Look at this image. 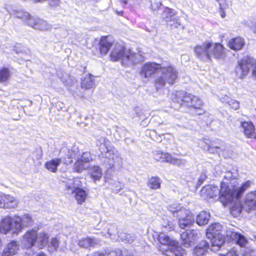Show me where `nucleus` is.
<instances>
[{
	"label": "nucleus",
	"mask_w": 256,
	"mask_h": 256,
	"mask_svg": "<svg viewBox=\"0 0 256 256\" xmlns=\"http://www.w3.org/2000/svg\"><path fill=\"white\" fill-rule=\"evenodd\" d=\"M194 53L198 59L204 62L210 60L212 58L223 59L225 56L223 46L220 44L212 42H205L201 45L196 46Z\"/></svg>",
	"instance_id": "obj_1"
},
{
	"label": "nucleus",
	"mask_w": 256,
	"mask_h": 256,
	"mask_svg": "<svg viewBox=\"0 0 256 256\" xmlns=\"http://www.w3.org/2000/svg\"><path fill=\"white\" fill-rule=\"evenodd\" d=\"M110 58L113 61L121 60L122 64L124 66H131L142 62L144 58L138 53L132 52L120 44H116L110 53Z\"/></svg>",
	"instance_id": "obj_2"
},
{
	"label": "nucleus",
	"mask_w": 256,
	"mask_h": 256,
	"mask_svg": "<svg viewBox=\"0 0 256 256\" xmlns=\"http://www.w3.org/2000/svg\"><path fill=\"white\" fill-rule=\"evenodd\" d=\"M230 190L226 182H222L220 190L217 186L212 184L204 186L201 190L202 196L206 199L217 198L224 206L232 202V196L230 195Z\"/></svg>",
	"instance_id": "obj_3"
},
{
	"label": "nucleus",
	"mask_w": 256,
	"mask_h": 256,
	"mask_svg": "<svg viewBox=\"0 0 256 256\" xmlns=\"http://www.w3.org/2000/svg\"><path fill=\"white\" fill-rule=\"evenodd\" d=\"M171 98L174 102L180 106L184 105L194 108L196 110V114L200 115L203 113L200 109L202 102L198 97L182 90L176 91L172 93Z\"/></svg>",
	"instance_id": "obj_4"
},
{
	"label": "nucleus",
	"mask_w": 256,
	"mask_h": 256,
	"mask_svg": "<svg viewBox=\"0 0 256 256\" xmlns=\"http://www.w3.org/2000/svg\"><path fill=\"white\" fill-rule=\"evenodd\" d=\"M160 75L158 76L155 79L154 84L157 90L165 86L166 83L170 85L173 84L178 78V72L173 66H160Z\"/></svg>",
	"instance_id": "obj_5"
},
{
	"label": "nucleus",
	"mask_w": 256,
	"mask_h": 256,
	"mask_svg": "<svg viewBox=\"0 0 256 256\" xmlns=\"http://www.w3.org/2000/svg\"><path fill=\"white\" fill-rule=\"evenodd\" d=\"M222 230V226L220 223L213 224L207 229L206 236L210 240L211 250L212 252L218 250L224 244V237L220 234Z\"/></svg>",
	"instance_id": "obj_6"
},
{
	"label": "nucleus",
	"mask_w": 256,
	"mask_h": 256,
	"mask_svg": "<svg viewBox=\"0 0 256 256\" xmlns=\"http://www.w3.org/2000/svg\"><path fill=\"white\" fill-rule=\"evenodd\" d=\"M82 182L78 178L68 180L65 185V191L68 194H74L78 204H82L87 197L86 192L81 188Z\"/></svg>",
	"instance_id": "obj_7"
},
{
	"label": "nucleus",
	"mask_w": 256,
	"mask_h": 256,
	"mask_svg": "<svg viewBox=\"0 0 256 256\" xmlns=\"http://www.w3.org/2000/svg\"><path fill=\"white\" fill-rule=\"evenodd\" d=\"M20 220L19 216H6L0 222V232L6 234L12 232V234L17 235L21 232V227L18 222Z\"/></svg>",
	"instance_id": "obj_8"
},
{
	"label": "nucleus",
	"mask_w": 256,
	"mask_h": 256,
	"mask_svg": "<svg viewBox=\"0 0 256 256\" xmlns=\"http://www.w3.org/2000/svg\"><path fill=\"white\" fill-rule=\"evenodd\" d=\"M252 66H254L252 74L256 78V60L250 58L242 59L235 69L237 76L243 78L248 74L250 67Z\"/></svg>",
	"instance_id": "obj_9"
},
{
	"label": "nucleus",
	"mask_w": 256,
	"mask_h": 256,
	"mask_svg": "<svg viewBox=\"0 0 256 256\" xmlns=\"http://www.w3.org/2000/svg\"><path fill=\"white\" fill-rule=\"evenodd\" d=\"M101 161L108 169L112 168L115 166L120 167L122 165V158L118 152L114 148L110 150L105 156H102Z\"/></svg>",
	"instance_id": "obj_10"
},
{
	"label": "nucleus",
	"mask_w": 256,
	"mask_h": 256,
	"mask_svg": "<svg viewBox=\"0 0 256 256\" xmlns=\"http://www.w3.org/2000/svg\"><path fill=\"white\" fill-rule=\"evenodd\" d=\"M154 158L162 162H168L174 165L180 166L185 164V160L172 157L168 153H164L161 151H156L154 154Z\"/></svg>",
	"instance_id": "obj_11"
},
{
	"label": "nucleus",
	"mask_w": 256,
	"mask_h": 256,
	"mask_svg": "<svg viewBox=\"0 0 256 256\" xmlns=\"http://www.w3.org/2000/svg\"><path fill=\"white\" fill-rule=\"evenodd\" d=\"M176 14L174 10L166 7L162 14V18L172 28H178L181 24L179 17L176 16Z\"/></svg>",
	"instance_id": "obj_12"
},
{
	"label": "nucleus",
	"mask_w": 256,
	"mask_h": 256,
	"mask_svg": "<svg viewBox=\"0 0 256 256\" xmlns=\"http://www.w3.org/2000/svg\"><path fill=\"white\" fill-rule=\"evenodd\" d=\"M252 184V182L250 180H247L245 182L242 184L241 186L239 188L236 187V184H230V186L228 184V188L230 190V195L232 196V202L234 200H239L241 198L244 191L249 188Z\"/></svg>",
	"instance_id": "obj_13"
},
{
	"label": "nucleus",
	"mask_w": 256,
	"mask_h": 256,
	"mask_svg": "<svg viewBox=\"0 0 256 256\" xmlns=\"http://www.w3.org/2000/svg\"><path fill=\"white\" fill-rule=\"evenodd\" d=\"M60 154L62 158V162L66 164L72 162V158L76 159L77 160L80 158H79L80 154H79L78 148L76 147H74L72 149L62 148Z\"/></svg>",
	"instance_id": "obj_14"
},
{
	"label": "nucleus",
	"mask_w": 256,
	"mask_h": 256,
	"mask_svg": "<svg viewBox=\"0 0 256 256\" xmlns=\"http://www.w3.org/2000/svg\"><path fill=\"white\" fill-rule=\"evenodd\" d=\"M198 232L196 230H186L180 234L181 244L188 248L198 240Z\"/></svg>",
	"instance_id": "obj_15"
},
{
	"label": "nucleus",
	"mask_w": 256,
	"mask_h": 256,
	"mask_svg": "<svg viewBox=\"0 0 256 256\" xmlns=\"http://www.w3.org/2000/svg\"><path fill=\"white\" fill-rule=\"evenodd\" d=\"M160 65L155 62L145 64L142 68L140 74L146 78L151 76L160 68Z\"/></svg>",
	"instance_id": "obj_16"
},
{
	"label": "nucleus",
	"mask_w": 256,
	"mask_h": 256,
	"mask_svg": "<svg viewBox=\"0 0 256 256\" xmlns=\"http://www.w3.org/2000/svg\"><path fill=\"white\" fill-rule=\"evenodd\" d=\"M244 208L247 212L256 209V190L250 192L246 195Z\"/></svg>",
	"instance_id": "obj_17"
},
{
	"label": "nucleus",
	"mask_w": 256,
	"mask_h": 256,
	"mask_svg": "<svg viewBox=\"0 0 256 256\" xmlns=\"http://www.w3.org/2000/svg\"><path fill=\"white\" fill-rule=\"evenodd\" d=\"M18 200L10 196L7 194H2V206L0 208H13L17 206L18 204Z\"/></svg>",
	"instance_id": "obj_18"
},
{
	"label": "nucleus",
	"mask_w": 256,
	"mask_h": 256,
	"mask_svg": "<svg viewBox=\"0 0 256 256\" xmlns=\"http://www.w3.org/2000/svg\"><path fill=\"white\" fill-rule=\"evenodd\" d=\"M211 250V245L206 240H202L200 242L194 250V256H204L207 252L208 250Z\"/></svg>",
	"instance_id": "obj_19"
},
{
	"label": "nucleus",
	"mask_w": 256,
	"mask_h": 256,
	"mask_svg": "<svg viewBox=\"0 0 256 256\" xmlns=\"http://www.w3.org/2000/svg\"><path fill=\"white\" fill-rule=\"evenodd\" d=\"M37 232L36 230H32L27 232L24 236V242L25 246L29 248L34 245L37 240Z\"/></svg>",
	"instance_id": "obj_20"
},
{
	"label": "nucleus",
	"mask_w": 256,
	"mask_h": 256,
	"mask_svg": "<svg viewBox=\"0 0 256 256\" xmlns=\"http://www.w3.org/2000/svg\"><path fill=\"white\" fill-rule=\"evenodd\" d=\"M108 142L105 138H100L96 142V146H98L100 154L99 156L100 160L102 159V156H105L110 150H112L114 148H112L108 145Z\"/></svg>",
	"instance_id": "obj_21"
},
{
	"label": "nucleus",
	"mask_w": 256,
	"mask_h": 256,
	"mask_svg": "<svg viewBox=\"0 0 256 256\" xmlns=\"http://www.w3.org/2000/svg\"><path fill=\"white\" fill-rule=\"evenodd\" d=\"M238 176V171L236 169H232V170H228L223 174L224 181L227 182V184L235 185L237 183V178Z\"/></svg>",
	"instance_id": "obj_22"
},
{
	"label": "nucleus",
	"mask_w": 256,
	"mask_h": 256,
	"mask_svg": "<svg viewBox=\"0 0 256 256\" xmlns=\"http://www.w3.org/2000/svg\"><path fill=\"white\" fill-rule=\"evenodd\" d=\"M241 126L243 129L244 132L248 138H256V134L254 132V126L250 122H241Z\"/></svg>",
	"instance_id": "obj_23"
},
{
	"label": "nucleus",
	"mask_w": 256,
	"mask_h": 256,
	"mask_svg": "<svg viewBox=\"0 0 256 256\" xmlns=\"http://www.w3.org/2000/svg\"><path fill=\"white\" fill-rule=\"evenodd\" d=\"M184 252V250L178 245V243L174 242V244H172L168 250H166L164 254L167 256H182Z\"/></svg>",
	"instance_id": "obj_24"
},
{
	"label": "nucleus",
	"mask_w": 256,
	"mask_h": 256,
	"mask_svg": "<svg viewBox=\"0 0 256 256\" xmlns=\"http://www.w3.org/2000/svg\"><path fill=\"white\" fill-rule=\"evenodd\" d=\"M100 242V240L98 238L86 237L80 240L78 244L80 248H88L90 247H94Z\"/></svg>",
	"instance_id": "obj_25"
},
{
	"label": "nucleus",
	"mask_w": 256,
	"mask_h": 256,
	"mask_svg": "<svg viewBox=\"0 0 256 256\" xmlns=\"http://www.w3.org/2000/svg\"><path fill=\"white\" fill-rule=\"evenodd\" d=\"M244 40L240 37L232 38L228 42V47L234 50H238L242 48L244 44Z\"/></svg>",
	"instance_id": "obj_26"
},
{
	"label": "nucleus",
	"mask_w": 256,
	"mask_h": 256,
	"mask_svg": "<svg viewBox=\"0 0 256 256\" xmlns=\"http://www.w3.org/2000/svg\"><path fill=\"white\" fill-rule=\"evenodd\" d=\"M18 246L17 242L12 241L9 243L4 250L2 256H14L18 252Z\"/></svg>",
	"instance_id": "obj_27"
},
{
	"label": "nucleus",
	"mask_w": 256,
	"mask_h": 256,
	"mask_svg": "<svg viewBox=\"0 0 256 256\" xmlns=\"http://www.w3.org/2000/svg\"><path fill=\"white\" fill-rule=\"evenodd\" d=\"M95 86L94 76L90 74H86L82 78L81 86L82 88L90 89Z\"/></svg>",
	"instance_id": "obj_28"
},
{
	"label": "nucleus",
	"mask_w": 256,
	"mask_h": 256,
	"mask_svg": "<svg viewBox=\"0 0 256 256\" xmlns=\"http://www.w3.org/2000/svg\"><path fill=\"white\" fill-rule=\"evenodd\" d=\"M112 42L108 40V37H102L100 42V50L102 55L106 54L112 46Z\"/></svg>",
	"instance_id": "obj_29"
},
{
	"label": "nucleus",
	"mask_w": 256,
	"mask_h": 256,
	"mask_svg": "<svg viewBox=\"0 0 256 256\" xmlns=\"http://www.w3.org/2000/svg\"><path fill=\"white\" fill-rule=\"evenodd\" d=\"M101 234L106 237H110L112 240H117V235L118 236V234L116 224H109L107 228V233L104 234L102 232Z\"/></svg>",
	"instance_id": "obj_30"
},
{
	"label": "nucleus",
	"mask_w": 256,
	"mask_h": 256,
	"mask_svg": "<svg viewBox=\"0 0 256 256\" xmlns=\"http://www.w3.org/2000/svg\"><path fill=\"white\" fill-rule=\"evenodd\" d=\"M62 162V158H56L48 161L45 164V167L50 171L56 172L57 171L58 166Z\"/></svg>",
	"instance_id": "obj_31"
},
{
	"label": "nucleus",
	"mask_w": 256,
	"mask_h": 256,
	"mask_svg": "<svg viewBox=\"0 0 256 256\" xmlns=\"http://www.w3.org/2000/svg\"><path fill=\"white\" fill-rule=\"evenodd\" d=\"M184 216V214L180 216V218H177L178 219L179 226L182 229L189 228L194 222V216H189V217L188 216V218H186V220H184V218H183Z\"/></svg>",
	"instance_id": "obj_32"
},
{
	"label": "nucleus",
	"mask_w": 256,
	"mask_h": 256,
	"mask_svg": "<svg viewBox=\"0 0 256 256\" xmlns=\"http://www.w3.org/2000/svg\"><path fill=\"white\" fill-rule=\"evenodd\" d=\"M231 238L240 246H244L248 242L246 238L242 234L236 232H232Z\"/></svg>",
	"instance_id": "obj_33"
},
{
	"label": "nucleus",
	"mask_w": 256,
	"mask_h": 256,
	"mask_svg": "<svg viewBox=\"0 0 256 256\" xmlns=\"http://www.w3.org/2000/svg\"><path fill=\"white\" fill-rule=\"evenodd\" d=\"M210 217L209 212L202 211L198 215L196 222L199 226H203L208 224Z\"/></svg>",
	"instance_id": "obj_34"
},
{
	"label": "nucleus",
	"mask_w": 256,
	"mask_h": 256,
	"mask_svg": "<svg viewBox=\"0 0 256 256\" xmlns=\"http://www.w3.org/2000/svg\"><path fill=\"white\" fill-rule=\"evenodd\" d=\"M94 256H122V252L119 249H107L104 250V252H96Z\"/></svg>",
	"instance_id": "obj_35"
},
{
	"label": "nucleus",
	"mask_w": 256,
	"mask_h": 256,
	"mask_svg": "<svg viewBox=\"0 0 256 256\" xmlns=\"http://www.w3.org/2000/svg\"><path fill=\"white\" fill-rule=\"evenodd\" d=\"M91 178L96 182L100 180L102 176V171L98 166H94L90 170Z\"/></svg>",
	"instance_id": "obj_36"
},
{
	"label": "nucleus",
	"mask_w": 256,
	"mask_h": 256,
	"mask_svg": "<svg viewBox=\"0 0 256 256\" xmlns=\"http://www.w3.org/2000/svg\"><path fill=\"white\" fill-rule=\"evenodd\" d=\"M158 240L160 244L163 245H168L169 248L172 244H174V240L170 238L164 234H160L158 235Z\"/></svg>",
	"instance_id": "obj_37"
},
{
	"label": "nucleus",
	"mask_w": 256,
	"mask_h": 256,
	"mask_svg": "<svg viewBox=\"0 0 256 256\" xmlns=\"http://www.w3.org/2000/svg\"><path fill=\"white\" fill-rule=\"evenodd\" d=\"M184 208L180 204L176 203L169 204L168 206V210L173 214L174 216L176 218L180 214V212H181V210Z\"/></svg>",
	"instance_id": "obj_38"
},
{
	"label": "nucleus",
	"mask_w": 256,
	"mask_h": 256,
	"mask_svg": "<svg viewBox=\"0 0 256 256\" xmlns=\"http://www.w3.org/2000/svg\"><path fill=\"white\" fill-rule=\"evenodd\" d=\"M242 210H244V204L240 202H238L234 204L230 208V213L234 217L238 216Z\"/></svg>",
	"instance_id": "obj_39"
},
{
	"label": "nucleus",
	"mask_w": 256,
	"mask_h": 256,
	"mask_svg": "<svg viewBox=\"0 0 256 256\" xmlns=\"http://www.w3.org/2000/svg\"><path fill=\"white\" fill-rule=\"evenodd\" d=\"M89 166V164L80 160V158H78L74 164V169L76 172L80 173L84 170L88 168Z\"/></svg>",
	"instance_id": "obj_40"
},
{
	"label": "nucleus",
	"mask_w": 256,
	"mask_h": 256,
	"mask_svg": "<svg viewBox=\"0 0 256 256\" xmlns=\"http://www.w3.org/2000/svg\"><path fill=\"white\" fill-rule=\"evenodd\" d=\"M161 181L158 177L152 176L148 182V186L151 189L156 190L160 187Z\"/></svg>",
	"instance_id": "obj_41"
},
{
	"label": "nucleus",
	"mask_w": 256,
	"mask_h": 256,
	"mask_svg": "<svg viewBox=\"0 0 256 256\" xmlns=\"http://www.w3.org/2000/svg\"><path fill=\"white\" fill-rule=\"evenodd\" d=\"M118 238L125 242L132 243L136 237L134 234H129L125 232H120L118 234Z\"/></svg>",
	"instance_id": "obj_42"
},
{
	"label": "nucleus",
	"mask_w": 256,
	"mask_h": 256,
	"mask_svg": "<svg viewBox=\"0 0 256 256\" xmlns=\"http://www.w3.org/2000/svg\"><path fill=\"white\" fill-rule=\"evenodd\" d=\"M20 220L18 222L21 227V231L24 226H30L32 224V218L28 214H24L22 217L19 216Z\"/></svg>",
	"instance_id": "obj_43"
},
{
	"label": "nucleus",
	"mask_w": 256,
	"mask_h": 256,
	"mask_svg": "<svg viewBox=\"0 0 256 256\" xmlns=\"http://www.w3.org/2000/svg\"><path fill=\"white\" fill-rule=\"evenodd\" d=\"M37 240L40 244V248H42L48 244V236L46 233H40L38 234H37Z\"/></svg>",
	"instance_id": "obj_44"
},
{
	"label": "nucleus",
	"mask_w": 256,
	"mask_h": 256,
	"mask_svg": "<svg viewBox=\"0 0 256 256\" xmlns=\"http://www.w3.org/2000/svg\"><path fill=\"white\" fill-rule=\"evenodd\" d=\"M36 22L35 29L45 30L50 28V26L46 21L38 18Z\"/></svg>",
	"instance_id": "obj_45"
},
{
	"label": "nucleus",
	"mask_w": 256,
	"mask_h": 256,
	"mask_svg": "<svg viewBox=\"0 0 256 256\" xmlns=\"http://www.w3.org/2000/svg\"><path fill=\"white\" fill-rule=\"evenodd\" d=\"M10 74L8 68H4L0 70V82H6L10 76Z\"/></svg>",
	"instance_id": "obj_46"
},
{
	"label": "nucleus",
	"mask_w": 256,
	"mask_h": 256,
	"mask_svg": "<svg viewBox=\"0 0 256 256\" xmlns=\"http://www.w3.org/2000/svg\"><path fill=\"white\" fill-rule=\"evenodd\" d=\"M12 14L14 16L22 19L24 21L27 20L29 17V14L23 10H15Z\"/></svg>",
	"instance_id": "obj_47"
},
{
	"label": "nucleus",
	"mask_w": 256,
	"mask_h": 256,
	"mask_svg": "<svg viewBox=\"0 0 256 256\" xmlns=\"http://www.w3.org/2000/svg\"><path fill=\"white\" fill-rule=\"evenodd\" d=\"M220 148L217 146H214L213 144H206L204 147V150L208 151L210 153L214 154L219 152Z\"/></svg>",
	"instance_id": "obj_48"
},
{
	"label": "nucleus",
	"mask_w": 256,
	"mask_h": 256,
	"mask_svg": "<svg viewBox=\"0 0 256 256\" xmlns=\"http://www.w3.org/2000/svg\"><path fill=\"white\" fill-rule=\"evenodd\" d=\"M150 8L152 10L156 11L162 6V2L160 0H150Z\"/></svg>",
	"instance_id": "obj_49"
},
{
	"label": "nucleus",
	"mask_w": 256,
	"mask_h": 256,
	"mask_svg": "<svg viewBox=\"0 0 256 256\" xmlns=\"http://www.w3.org/2000/svg\"><path fill=\"white\" fill-rule=\"evenodd\" d=\"M38 18L30 16L29 14L28 18L27 19V20H26L24 22H26L28 25L35 28L36 25V21H37V20H38Z\"/></svg>",
	"instance_id": "obj_50"
},
{
	"label": "nucleus",
	"mask_w": 256,
	"mask_h": 256,
	"mask_svg": "<svg viewBox=\"0 0 256 256\" xmlns=\"http://www.w3.org/2000/svg\"><path fill=\"white\" fill-rule=\"evenodd\" d=\"M80 160H82L85 162H88L89 164V162L90 160H92V157L90 154L88 152H83L82 156H80Z\"/></svg>",
	"instance_id": "obj_51"
},
{
	"label": "nucleus",
	"mask_w": 256,
	"mask_h": 256,
	"mask_svg": "<svg viewBox=\"0 0 256 256\" xmlns=\"http://www.w3.org/2000/svg\"><path fill=\"white\" fill-rule=\"evenodd\" d=\"M183 214L184 215L183 218H184V220H186V218H188V216H194L193 214L190 210L184 208V210H181V212H180V214L177 218H180V216Z\"/></svg>",
	"instance_id": "obj_52"
},
{
	"label": "nucleus",
	"mask_w": 256,
	"mask_h": 256,
	"mask_svg": "<svg viewBox=\"0 0 256 256\" xmlns=\"http://www.w3.org/2000/svg\"><path fill=\"white\" fill-rule=\"evenodd\" d=\"M207 176L204 172L201 173L200 177L198 178V182L196 184L194 182V184H196V188H197L199 187L203 182L206 180Z\"/></svg>",
	"instance_id": "obj_53"
},
{
	"label": "nucleus",
	"mask_w": 256,
	"mask_h": 256,
	"mask_svg": "<svg viewBox=\"0 0 256 256\" xmlns=\"http://www.w3.org/2000/svg\"><path fill=\"white\" fill-rule=\"evenodd\" d=\"M49 246L52 248L54 250H57L58 246V241L56 238H53L51 240Z\"/></svg>",
	"instance_id": "obj_54"
},
{
	"label": "nucleus",
	"mask_w": 256,
	"mask_h": 256,
	"mask_svg": "<svg viewBox=\"0 0 256 256\" xmlns=\"http://www.w3.org/2000/svg\"><path fill=\"white\" fill-rule=\"evenodd\" d=\"M228 106L230 108L234 109V110H238L240 108V104L239 102L234 100H231L228 104Z\"/></svg>",
	"instance_id": "obj_55"
},
{
	"label": "nucleus",
	"mask_w": 256,
	"mask_h": 256,
	"mask_svg": "<svg viewBox=\"0 0 256 256\" xmlns=\"http://www.w3.org/2000/svg\"><path fill=\"white\" fill-rule=\"evenodd\" d=\"M114 184L116 187L113 190L116 193L118 192L124 188V184L120 182H115Z\"/></svg>",
	"instance_id": "obj_56"
},
{
	"label": "nucleus",
	"mask_w": 256,
	"mask_h": 256,
	"mask_svg": "<svg viewBox=\"0 0 256 256\" xmlns=\"http://www.w3.org/2000/svg\"><path fill=\"white\" fill-rule=\"evenodd\" d=\"M219 256H238V254L234 250H232L228 252L226 255L220 254Z\"/></svg>",
	"instance_id": "obj_57"
},
{
	"label": "nucleus",
	"mask_w": 256,
	"mask_h": 256,
	"mask_svg": "<svg viewBox=\"0 0 256 256\" xmlns=\"http://www.w3.org/2000/svg\"><path fill=\"white\" fill-rule=\"evenodd\" d=\"M220 100L222 102V103H226V104H228L230 103V100H232L227 95H225L223 97H220Z\"/></svg>",
	"instance_id": "obj_58"
},
{
	"label": "nucleus",
	"mask_w": 256,
	"mask_h": 256,
	"mask_svg": "<svg viewBox=\"0 0 256 256\" xmlns=\"http://www.w3.org/2000/svg\"><path fill=\"white\" fill-rule=\"evenodd\" d=\"M219 12L220 14V16L222 18H224L226 16V12L224 11V8L222 7V5L219 6Z\"/></svg>",
	"instance_id": "obj_59"
},
{
	"label": "nucleus",
	"mask_w": 256,
	"mask_h": 256,
	"mask_svg": "<svg viewBox=\"0 0 256 256\" xmlns=\"http://www.w3.org/2000/svg\"><path fill=\"white\" fill-rule=\"evenodd\" d=\"M50 4L54 6V5H58L60 3L59 0H50Z\"/></svg>",
	"instance_id": "obj_60"
},
{
	"label": "nucleus",
	"mask_w": 256,
	"mask_h": 256,
	"mask_svg": "<svg viewBox=\"0 0 256 256\" xmlns=\"http://www.w3.org/2000/svg\"><path fill=\"white\" fill-rule=\"evenodd\" d=\"M206 144H208L207 142L202 141L200 144L201 146V147L204 150V147L206 146Z\"/></svg>",
	"instance_id": "obj_61"
},
{
	"label": "nucleus",
	"mask_w": 256,
	"mask_h": 256,
	"mask_svg": "<svg viewBox=\"0 0 256 256\" xmlns=\"http://www.w3.org/2000/svg\"><path fill=\"white\" fill-rule=\"evenodd\" d=\"M125 142L127 144H130V142H133V140L132 138H126L125 139Z\"/></svg>",
	"instance_id": "obj_62"
},
{
	"label": "nucleus",
	"mask_w": 256,
	"mask_h": 256,
	"mask_svg": "<svg viewBox=\"0 0 256 256\" xmlns=\"http://www.w3.org/2000/svg\"><path fill=\"white\" fill-rule=\"evenodd\" d=\"M13 50L16 52V53L18 54L20 52L19 50H18V46H14L13 47Z\"/></svg>",
	"instance_id": "obj_63"
},
{
	"label": "nucleus",
	"mask_w": 256,
	"mask_h": 256,
	"mask_svg": "<svg viewBox=\"0 0 256 256\" xmlns=\"http://www.w3.org/2000/svg\"><path fill=\"white\" fill-rule=\"evenodd\" d=\"M36 256H46L43 252H40Z\"/></svg>",
	"instance_id": "obj_64"
}]
</instances>
